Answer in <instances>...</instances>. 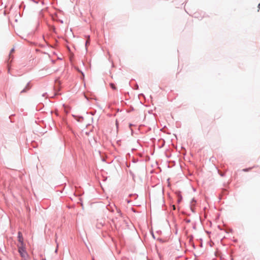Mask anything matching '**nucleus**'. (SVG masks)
<instances>
[{"instance_id": "9", "label": "nucleus", "mask_w": 260, "mask_h": 260, "mask_svg": "<svg viewBox=\"0 0 260 260\" xmlns=\"http://www.w3.org/2000/svg\"><path fill=\"white\" fill-rule=\"evenodd\" d=\"M181 198H179V199H178V202H180V201H181Z\"/></svg>"}, {"instance_id": "12", "label": "nucleus", "mask_w": 260, "mask_h": 260, "mask_svg": "<svg viewBox=\"0 0 260 260\" xmlns=\"http://www.w3.org/2000/svg\"><path fill=\"white\" fill-rule=\"evenodd\" d=\"M258 7L260 9V4L258 5Z\"/></svg>"}, {"instance_id": "1", "label": "nucleus", "mask_w": 260, "mask_h": 260, "mask_svg": "<svg viewBox=\"0 0 260 260\" xmlns=\"http://www.w3.org/2000/svg\"><path fill=\"white\" fill-rule=\"evenodd\" d=\"M17 247L21 260H29V256L26 251L25 245L17 244Z\"/></svg>"}, {"instance_id": "14", "label": "nucleus", "mask_w": 260, "mask_h": 260, "mask_svg": "<svg viewBox=\"0 0 260 260\" xmlns=\"http://www.w3.org/2000/svg\"><path fill=\"white\" fill-rule=\"evenodd\" d=\"M42 260H46V259H43V258Z\"/></svg>"}, {"instance_id": "4", "label": "nucleus", "mask_w": 260, "mask_h": 260, "mask_svg": "<svg viewBox=\"0 0 260 260\" xmlns=\"http://www.w3.org/2000/svg\"><path fill=\"white\" fill-rule=\"evenodd\" d=\"M89 41H90V37L89 36L87 37V41L85 43V46L87 47V46L89 44Z\"/></svg>"}, {"instance_id": "5", "label": "nucleus", "mask_w": 260, "mask_h": 260, "mask_svg": "<svg viewBox=\"0 0 260 260\" xmlns=\"http://www.w3.org/2000/svg\"><path fill=\"white\" fill-rule=\"evenodd\" d=\"M110 86L113 90H116V87L114 83H110Z\"/></svg>"}, {"instance_id": "2", "label": "nucleus", "mask_w": 260, "mask_h": 260, "mask_svg": "<svg viewBox=\"0 0 260 260\" xmlns=\"http://www.w3.org/2000/svg\"><path fill=\"white\" fill-rule=\"evenodd\" d=\"M18 244H22V245H25L23 243V238L22 237V233L20 232H18Z\"/></svg>"}, {"instance_id": "3", "label": "nucleus", "mask_w": 260, "mask_h": 260, "mask_svg": "<svg viewBox=\"0 0 260 260\" xmlns=\"http://www.w3.org/2000/svg\"><path fill=\"white\" fill-rule=\"evenodd\" d=\"M30 88V87L29 86V84L28 83L26 85V86H25V88L23 89L21 91V93H23V92H26L27 90H28Z\"/></svg>"}, {"instance_id": "6", "label": "nucleus", "mask_w": 260, "mask_h": 260, "mask_svg": "<svg viewBox=\"0 0 260 260\" xmlns=\"http://www.w3.org/2000/svg\"><path fill=\"white\" fill-rule=\"evenodd\" d=\"M251 169V168H248V169H243V171H244V172H247V171H248L250 170Z\"/></svg>"}, {"instance_id": "10", "label": "nucleus", "mask_w": 260, "mask_h": 260, "mask_svg": "<svg viewBox=\"0 0 260 260\" xmlns=\"http://www.w3.org/2000/svg\"><path fill=\"white\" fill-rule=\"evenodd\" d=\"M173 210H175L176 208H175V205H173Z\"/></svg>"}, {"instance_id": "11", "label": "nucleus", "mask_w": 260, "mask_h": 260, "mask_svg": "<svg viewBox=\"0 0 260 260\" xmlns=\"http://www.w3.org/2000/svg\"><path fill=\"white\" fill-rule=\"evenodd\" d=\"M14 51V49H12L11 50V53H12V52H13V51Z\"/></svg>"}, {"instance_id": "13", "label": "nucleus", "mask_w": 260, "mask_h": 260, "mask_svg": "<svg viewBox=\"0 0 260 260\" xmlns=\"http://www.w3.org/2000/svg\"><path fill=\"white\" fill-rule=\"evenodd\" d=\"M68 109L66 108V111H65L66 113H68Z\"/></svg>"}, {"instance_id": "8", "label": "nucleus", "mask_w": 260, "mask_h": 260, "mask_svg": "<svg viewBox=\"0 0 260 260\" xmlns=\"http://www.w3.org/2000/svg\"><path fill=\"white\" fill-rule=\"evenodd\" d=\"M63 107H64V111H66V108H68V107H67V106H64V105L63 106Z\"/></svg>"}, {"instance_id": "7", "label": "nucleus", "mask_w": 260, "mask_h": 260, "mask_svg": "<svg viewBox=\"0 0 260 260\" xmlns=\"http://www.w3.org/2000/svg\"><path fill=\"white\" fill-rule=\"evenodd\" d=\"M8 73H10V67L9 65L8 66Z\"/></svg>"}]
</instances>
